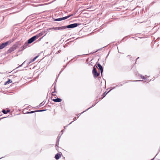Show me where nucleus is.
Segmentation results:
<instances>
[{
    "mask_svg": "<svg viewBox=\"0 0 160 160\" xmlns=\"http://www.w3.org/2000/svg\"><path fill=\"white\" fill-rule=\"evenodd\" d=\"M59 30H64L66 29L67 28V26H63L59 27Z\"/></svg>",
    "mask_w": 160,
    "mask_h": 160,
    "instance_id": "f8f14e48",
    "label": "nucleus"
},
{
    "mask_svg": "<svg viewBox=\"0 0 160 160\" xmlns=\"http://www.w3.org/2000/svg\"><path fill=\"white\" fill-rule=\"evenodd\" d=\"M78 26V24L77 23H75L70 24L67 26V28H71L77 27Z\"/></svg>",
    "mask_w": 160,
    "mask_h": 160,
    "instance_id": "39448f33",
    "label": "nucleus"
},
{
    "mask_svg": "<svg viewBox=\"0 0 160 160\" xmlns=\"http://www.w3.org/2000/svg\"><path fill=\"white\" fill-rule=\"evenodd\" d=\"M73 119L74 120H75H75H76L77 119H76V117H75V118H73Z\"/></svg>",
    "mask_w": 160,
    "mask_h": 160,
    "instance_id": "412c9836",
    "label": "nucleus"
},
{
    "mask_svg": "<svg viewBox=\"0 0 160 160\" xmlns=\"http://www.w3.org/2000/svg\"><path fill=\"white\" fill-rule=\"evenodd\" d=\"M41 104H42V103H41V104H40V106H41Z\"/></svg>",
    "mask_w": 160,
    "mask_h": 160,
    "instance_id": "393cba45",
    "label": "nucleus"
},
{
    "mask_svg": "<svg viewBox=\"0 0 160 160\" xmlns=\"http://www.w3.org/2000/svg\"><path fill=\"white\" fill-rule=\"evenodd\" d=\"M155 158V157L154 158H153V159H152L151 160H153Z\"/></svg>",
    "mask_w": 160,
    "mask_h": 160,
    "instance_id": "5701e85b",
    "label": "nucleus"
},
{
    "mask_svg": "<svg viewBox=\"0 0 160 160\" xmlns=\"http://www.w3.org/2000/svg\"><path fill=\"white\" fill-rule=\"evenodd\" d=\"M45 110H37V111H32L30 112H27V113H33L36 112H42L43 111H44Z\"/></svg>",
    "mask_w": 160,
    "mask_h": 160,
    "instance_id": "9b49d317",
    "label": "nucleus"
},
{
    "mask_svg": "<svg viewBox=\"0 0 160 160\" xmlns=\"http://www.w3.org/2000/svg\"><path fill=\"white\" fill-rule=\"evenodd\" d=\"M25 62H26V61H25L24 62H23L22 63V64L21 65H20V67H21V66H22V64H24V63H25Z\"/></svg>",
    "mask_w": 160,
    "mask_h": 160,
    "instance_id": "aec40b11",
    "label": "nucleus"
},
{
    "mask_svg": "<svg viewBox=\"0 0 160 160\" xmlns=\"http://www.w3.org/2000/svg\"><path fill=\"white\" fill-rule=\"evenodd\" d=\"M157 156V155H156V156H155V157H156V156Z\"/></svg>",
    "mask_w": 160,
    "mask_h": 160,
    "instance_id": "bb28decb",
    "label": "nucleus"
},
{
    "mask_svg": "<svg viewBox=\"0 0 160 160\" xmlns=\"http://www.w3.org/2000/svg\"><path fill=\"white\" fill-rule=\"evenodd\" d=\"M111 90H109L108 92H110V91Z\"/></svg>",
    "mask_w": 160,
    "mask_h": 160,
    "instance_id": "a878e982",
    "label": "nucleus"
},
{
    "mask_svg": "<svg viewBox=\"0 0 160 160\" xmlns=\"http://www.w3.org/2000/svg\"><path fill=\"white\" fill-rule=\"evenodd\" d=\"M73 122V121H72V122H71L69 124H71V123H72Z\"/></svg>",
    "mask_w": 160,
    "mask_h": 160,
    "instance_id": "b1692460",
    "label": "nucleus"
},
{
    "mask_svg": "<svg viewBox=\"0 0 160 160\" xmlns=\"http://www.w3.org/2000/svg\"><path fill=\"white\" fill-rule=\"evenodd\" d=\"M98 67L100 70L101 74L102 73L103 71V69L102 66L99 63L97 64Z\"/></svg>",
    "mask_w": 160,
    "mask_h": 160,
    "instance_id": "1a4fd4ad",
    "label": "nucleus"
},
{
    "mask_svg": "<svg viewBox=\"0 0 160 160\" xmlns=\"http://www.w3.org/2000/svg\"><path fill=\"white\" fill-rule=\"evenodd\" d=\"M12 82V81L10 79H9L8 81H7L5 83V85L7 84L10 83Z\"/></svg>",
    "mask_w": 160,
    "mask_h": 160,
    "instance_id": "4468645a",
    "label": "nucleus"
},
{
    "mask_svg": "<svg viewBox=\"0 0 160 160\" xmlns=\"http://www.w3.org/2000/svg\"><path fill=\"white\" fill-rule=\"evenodd\" d=\"M140 77L143 79L148 82H150L151 80V79L148 78V76L145 75L144 77L142 76V75H140Z\"/></svg>",
    "mask_w": 160,
    "mask_h": 160,
    "instance_id": "0eeeda50",
    "label": "nucleus"
},
{
    "mask_svg": "<svg viewBox=\"0 0 160 160\" xmlns=\"http://www.w3.org/2000/svg\"><path fill=\"white\" fill-rule=\"evenodd\" d=\"M38 56H36L32 60H31V61L30 62H29V63H28V65L31 62L35 61V60L36 59V58H38Z\"/></svg>",
    "mask_w": 160,
    "mask_h": 160,
    "instance_id": "ddd939ff",
    "label": "nucleus"
},
{
    "mask_svg": "<svg viewBox=\"0 0 160 160\" xmlns=\"http://www.w3.org/2000/svg\"><path fill=\"white\" fill-rule=\"evenodd\" d=\"M92 72L93 75V76L95 78H96L98 77L99 74V73L97 72L96 69L95 68V66L93 67Z\"/></svg>",
    "mask_w": 160,
    "mask_h": 160,
    "instance_id": "7ed1b4c3",
    "label": "nucleus"
},
{
    "mask_svg": "<svg viewBox=\"0 0 160 160\" xmlns=\"http://www.w3.org/2000/svg\"><path fill=\"white\" fill-rule=\"evenodd\" d=\"M2 112L4 114H5L7 113V112H6V111L5 110H3L2 111Z\"/></svg>",
    "mask_w": 160,
    "mask_h": 160,
    "instance_id": "6ab92c4d",
    "label": "nucleus"
},
{
    "mask_svg": "<svg viewBox=\"0 0 160 160\" xmlns=\"http://www.w3.org/2000/svg\"><path fill=\"white\" fill-rule=\"evenodd\" d=\"M51 29L53 30H59V27H53L51 28Z\"/></svg>",
    "mask_w": 160,
    "mask_h": 160,
    "instance_id": "f3484780",
    "label": "nucleus"
},
{
    "mask_svg": "<svg viewBox=\"0 0 160 160\" xmlns=\"http://www.w3.org/2000/svg\"><path fill=\"white\" fill-rule=\"evenodd\" d=\"M53 101L56 102H60L62 101V99L60 98H57L55 99H53Z\"/></svg>",
    "mask_w": 160,
    "mask_h": 160,
    "instance_id": "9d476101",
    "label": "nucleus"
},
{
    "mask_svg": "<svg viewBox=\"0 0 160 160\" xmlns=\"http://www.w3.org/2000/svg\"><path fill=\"white\" fill-rule=\"evenodd\" d=\"M9 112V111L8 110L6 112H7H7Z\"/></svg>",
    "mask_w": 160,
    "mask_h": 160,
    "instance_id": "4be33fe9",
    "label": "nucleus"
},
{
    "mask_svg": "<svg viewBox=\"0 0 160 160\" xmlns=\"http://www.w3.org/2000/svg\"><path fill=\"white\" fill-rule=\"evenodd\" d=\"M157 156V155H156V156H155V157H156V156Z\"/></svg>",
    "mask_w": 160,
    "mask_h": 160,
    "instance_id": "cd10ccee",
    "label": "nucleus"
},
{
    "mask_svg": "<svg viewBox=\"0 0 160 160\" xmlns=\"http://www.w3.org/2000/svg\"><path fill=\"white\" fill-rule=\"evenodd\" d=\"M73 16V14H71L69 15H68L67 16H66L63 18H58L56 19L55 20V21H61L62 20H65L67 19L71 16Z\"/></svg>",
    "mask_w": 160,
    "mask_h": 160,
    "instance_id": "20e7f679",
    "label": "nucleus"
},
{
    "mask_svg": "<svg viewBox=\"0 0 160 160\" xmlns=\"http://www.w3.org/2000/svg\"><path fill=\"white\" fill-rule=\"evenodd\" d=\"M20 44L19 42H16L12 47L11 48L8 50V52L9 53H10L16 49V48L20 46Z\"/></svg>",
    "mask_w": 160,
    "mask_h": 160,
    "instance_id": "f257e3e1",
    "label": "nucleus"
},
{
    "mask_svg": "<svg viewBox=\"0 0 160 160\" xmlns=\"http://www.w3.org/2000/svg\"><path fill=\"white\" fill-rule=\"evenodd\" d=\"M29 44L28 42H26L24 44V45H23L21 47V48L22 50L26 48L27 46H28V44Z\"/></svg>",
    "mask_w": 160,
    "mask_h": 160,
    "instance_id": "6e6552de",
    "label": "nucleus"
},
{
    "mask_svg": "<svg viewBox=\"0 0 160 160\" xmlns=\"http://www.w3.org/2000/svg\"><path fill=\"white\" fill-rule=\"evenodd\" d=\"M108 92L106 93V92H105L103 94V98L106 95V94L108 93Z\"/></svg>",
    "mask_w": 160,
    "mask_h": 160,
    "instance_id": "a211bd4d",
    "label": "nucleus"
},
{
    "mask_svg": "<svg viewBox=\"0 0 160 160\" xmlns=\"http://www.w3.org/2000/svg\"><path fill=\"white\" fill-rule=\"evenodd\" d=\"M55 158L57 160H58L59 158L60 157L59 156L58 154H57L55 155Z\"/></svg>",
    "mask_w": 160,
    "mask_h": 160,
    "instance_id": "2eb2a0df",
    "label": "nucleus"
},
{
    "mask_svg": "<svg viewBox=\"0 0 160 160\" xmlns=\"http://www.w3.org/2000/svg\"><path fill=\"white\" fill-rule=\"evenodd\" d=\"M8 43V42H7L5 43H3L0 45V49H2L5 46L7 45Z\"/></svg>",
    "mask_w": 160,
    "mask_h": 160,
    "instance_id": "423d86ee",
    "label": "nucleus"
},
{
    "mask_svg": "<svg viewBox=\"0 0 160 160\" xmlns=\"http://www.w3.org/2000/svg\"><path fill=\"white\" fill-rule=\"evenodd\" d=\"M40 33H39V35H37L31 38L28 40V43L30 44L33 42L36 38H38L39 37V36L40 35Z\"/></svg>",
    "mask_w": 160,
    "mask_h": 160,
    "instance_id": "f03ea898",
    "label": "nucleus"
},
{
    "mask_svg": "<svg viewBox=\"0 0 160 160\" xmlns=\"http://www.w3.org/2000/svg\"><path fill=\"white\" fill-rule=\"evenodd\" d=\"M91 107H90L89 108H88V109H87V110H86L85 111H83V112H82L81 113L79 114H78V115H77V116L78 117V118L80 116V115H81V114L83 113V112H85V111H86L87 110H88L89 109H90V108H91Z\"/></svg>",
    "mask_w": 160,
    "mask_h": 160,
    "instance_id": "dca6fc26",
    "label": "nucleus"
}]
</instances>
